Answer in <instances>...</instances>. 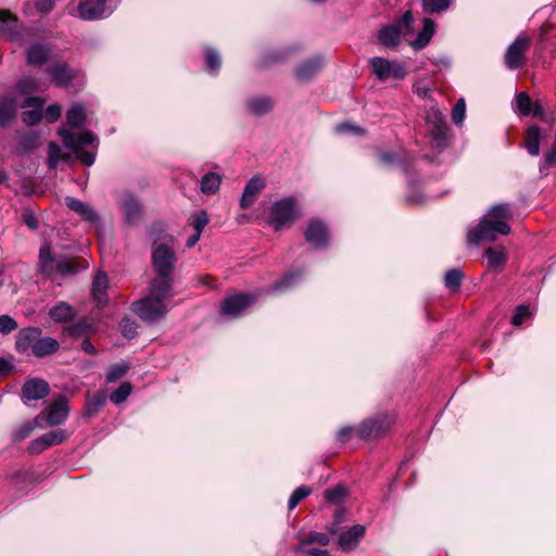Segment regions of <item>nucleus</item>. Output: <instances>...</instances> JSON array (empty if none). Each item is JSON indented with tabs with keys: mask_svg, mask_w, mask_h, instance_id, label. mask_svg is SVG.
I'll list each match as a JSON object with an SVG mask.
<instances>
[{
	"mask_svg": "<svg viewBox=\"0 0 556 556\" xmlns=\"http://www.w3.org/2000/svg\"><path fill=\"white\" fill-rule=\"evenodd\" d=\"M266 181L261 175H255L245 184L242 197L240 199L241 207L252 205L261 191L265 188Z\"/></svg>",
	"mask_w": 556,
	"mask_h": 556,
	"instance_id": "2eb2a0df",
	"label": "nucleus"
},
{
	"mask_svg": "<svg viewBox=\"0 0 556 556\" xmlns=\"http://www.w3.org/2000/svg\"><path fill=\"white\" fill-rule=\"evenodd\" d=\"M324 60L321 56H314L301 63L295 71V75L301 81H308L312 79L323 67Z\"/></svg>",
	"mask_w": 556,
	"mask_h": 556,
	"instance_id": "412c9836",
	"label": "nucleus"
},
{
	"mask_svg": "<svg viewBox=\"0 0 556 556\" xmlns=\"http://www.w3.org/2000/svg\"><path fill=\"white\" fill-rule=\"evenodd\" d=\"M311 493L312 489L306 485H302L295 489L289 498V509L292 510L293 508H295L299 505V503L306 498Z\"/></svg>",
	"mask_w": 556,
	"mask_h": 556,
	"instance_id": "49530a36",
	"label": "nucleus"
},
{
	"mask_svg": "<svg viewBox=\"0 0 556 556\" xmlns=\"http://www.w3.org/2000/svg\"><path fill=\"white\" fill-rule=\"evenodd\" d=\"M374 419L377 422L375 428L378 437L386 434L394 424V417L389 414L379 415Z\"/></svg>",
	"mask_w": 556,
	"mask_h": 556,
	"instance_id": "a18cd8bd",
	"label": "nucleus"
},
{
	"mask_svg": "<svg viewBox=\"0 0 556 556\" xmlns=\"http://www.w3.org/2000/svg\"><path fill=\"white\" fill-rule=\"evenodd\" d=\"M376 425H377V422H375L374 418L363 421L359 425V427L356 429L357 435L364 440H370V439L378 438L376 428H375Z\"/></svg>",
	"mask_w": 556,
	"mask_h": 556,
	"instance_id": "a19ab883",
	"label": "nucleus"
},
{
	"mask_svg": "<svg viewBox=\"0 0 556 556\" xmlns=\"http://www.w3.org/2000/svg\"><path fill=\"white\" fill-rule=\"evenodd\" d=\"M122 334L127 339H134L137 336V324L135 320L124 317L119 324Z\"/></svg>",
	"mask_w": 556,
	"mask_h": 556,
	"instance_id": "09e8293b",
	"label": "nucleus"
},
{
	"mask_svg": "<svg viewBox=\"0 0 556 556\" xmlns=\"http://www.w3.org/2000/svg\"><path fill=\"white\" fill-rule=\"evenodd\" d=\"M39 425V422H26L24 425H22L16 431H15V434H14V438L15 440L17 441H22L26 438H28L31 432L34 431L35 427Z\"/></svg>",
	"mask_w": 556,
	"mask_h": 556,
	"instance_id": "052dcab7",
	"label": "nucleus"
},
{
	"mask_svg": "<svg viewBox=\"0 0 556 556\" xmlns=\"http://www.w3.org/2000/svg\"><path fill=\"white\" fill-rule=\"evenodd\" d=\"M64 331L72 338H80L88 336L92 331V327L87 319L84 318L67 326Z\"/></svg>",
	"mask_w": 556,
	"mask_h": 556,
	"instance_id": "4c0bfd02",
	"label": "nucleus"
},
{
	"mask_svg": "<svg viewBox=\"0 0 556 556\" xmlns=\"http://www.w3.org/2000/svg\"><path fill=\"white\" fill-rule=\"evenodd\" d=\"M410 193L407 195L406 202L409 205H419L422 203V194L417 190V186L409 184Z\"/></svg>",
	"mask_w": 556,
	"mask_h": 556,
	"instance_id": "69168bd1",
	"label": "nucleus"
},
{
	"mask_svg": "<svg viewBox=\"0 0 556 556\" xmlns=\"http://www.w3.org/2000/svg\"><path fill=\"white\" fill-rule=\"evenodd\" d=\"M17 328V323L9 315L0 316V332L9 334Z\"/></svg>",
	"mask_w": 556,
	"mask_h": 556,
	"instance_id": "4d7b16f0",
	"label": "nucleus"
},
{
	"mask_svg": "<svg viewBox=\"0 0 556 556\" xmlns=\"http://www.w3.org/2000/svg\"><path fill=\"white\" fill-rule=\"evenodd\" d=\"M17 117V102L9 96L0 97V127H10Z\"/></svg>",
	"mask_w": 556,
	"mask_h": 556,
	"instance_id": "f3484780",
	"label": "nucleus"
},
{
	"mask_svg": "<svg viewBox=\"0 0 556 556\" xmlns=\"http://www.w3.org/2000/svg\"><path fill=\"white\" fill-rule=\"evenodd\" d=\"M532 100L527 92H519L515 97V111L521 116H530Z\"/></svg>",
	"mask_w": 556,
	"mask_h": 556,
	"instance_id": "58836bf2",
	"label": "nucleus"
},
{
	"mask_svg": "<svg viewBox=\"0 0 556 556\" xmlns=\"http://www.w3.org/2000/svg\"><path fill=\"white\" fill-rule=\"evenodd\" d=\"M369 65L372 73L381 81L389 78L404 79L407 75V71L402 63L395 61L392 62L381 56L371 58L369 60Z\"/></svg>",
	"mask_w": 556,
	"mask_h": 556,
	"instance_id": "423d86ee",
	"label": "nucleus"
},
{
	"mask_svg": "<svg viewBox=\"0 0 556 556\" xmlns=\"http://www.w3.org/2000/svg\"><path fill=\"white\" fill-rule=\"evenodd\" d=\"M49 316L54 323H67L75 318L76 309L67 302L60 301L49 309Z\"/></svg>",
	"mask_w": 556,
	"mask_h": 556,
	"instance_id": "b1692460",
	"label": "nucleus"
},
{
	"mask_svg": "<svg viewBox=\"0 0 556 556\" xmlns=\"http://www.w3.org/2000/svg\"><path fill=\"white\" fill-rule=\"evenodd\" d=\"M529 315V307L526 305H519L516 307L515 313L511 317V324L514 326H520Z\"/></svg>",
	"mask_w": 556,
	"mask_h": 556,
	"instance_id": "13d9d810",
	"label": "nucleus"
},
{
	"mask_svg": "<svg viewBox=\"0 0 556 556\" xmlns=\"http://www.w3.org/2000/svg\"><path fill=\"white\" fill-rule=\"evenodd\" d=\"M530 40L528 37L519 36L509 45L505 53V64L509 70H517L523 66L526 62V52L529 49Z\"/></svg>",
	"mask_w": 556,
	"mask_h": 556,
	"instance_id": "6e6552de",
	"label": "nucleus"
},
{
	"mask_svg": "<svg viewBox=\"0 0 556 556\" xmlns=\"http://www.w3.org/2000/svg\"><path fill=\"white\" fill-rule=\"evenodd\" d=\"M220 182V175L214 172H208L200 180L201 191L206 194H214L216 191H218Z\"/></svg>",
	"mask_w": 556,
	"mask_h": 556,
	"instance_id": "f704fd0d",
	"label": "nucleus"
},
{
	"mask_svg": "<svg viewBox=\"0 0 556 556\" xmlns=\"http://www.w3.org/2000/svg\"><path fill=\"white\" fill-rule=\"evenodd\" d=\"M41 336V329L37 327H29L22 329L17 336L16 348L21 352L28 350L34 351V345Z\"/></svg>",
	"mask_w": 556,
	"mask_h": 556,
	"instance_id": "5701e85b",
	"label": "nucleus"
},
{
	"mask_svg": "<svg viewBox=\"0 0 556 556\" xmlns=\"http://www.w3.org/2000/svg\"><path fill=\"white\" fill-rule=\"evenodd\" d=\"M128 369H129V366L124 363L112 365L106 372V381L108 382L117 381L118 379H121L122 377H124L126 375Z\"/></svg>",
	"mask_w": 556,
	"mask_h": 556,
	"instance_id": "de8ad7c7",
	"label": "nucleus"
},
{
	"mask_svg": "<svg viewBox=\"0 0 556 556\" xmlns=\"http://www.w3.org/2000/svg\"><path fill=\"white\" fill-rule=\"evenodd\" d=\"M289 53H290V50L270 52L263 58V64L269 65L273 63L281 62V61L286 60V58L288 56Z\"/></svg>",
	"mask_w": 556,
	"mask_h": 556,
	"instance_id": "680f3d73",
	"label": "nucleus"
},
{
	"mask_svg": "<svg viewBox=\"0 0 556 556\" xmlns=\"http://www.w3.org/2000/svg\"><path fill=\"white\" fill-rule=\"evenodd\" d=\"M484 256L488 261V268L493 270L495 274L503 271L508 260L506 250L502 245L488 248L484 251Z\"/></svg>",
	"mask_w": 556,
	"mask_h": 556,
	"instance_id": "6ab92c4d",
	"label": "nucleus"
},
{
	"mask_svg": "<svg viewBox=\"0 0 556 556\" xmlns=\"http://www.w3.org/2000/svg\"><path fill=\"white\" fill-rule=\"evenodd\" d=\"M51 52V47L47 43H33L26 51V62L33 66H41L48 62Z\"/></svg>",
	"mask_w": 556,
	"mask_h": 556,
	"instance_id": "a211bd4d",
	"label": "nucleus"
},
{
	"mask_svg": "<svg viewBox=\"0 0 556 556\" xmlns=\"http://www.w3.org/2000/svg\"><path fill=\"white\" fill-rule=\"evenodd\" d=\"M435 33V24L430 18H424V26L421 30L417 34V37L414 41H412V47L415 50H421L426 48L431 41L433 35Z\"/></svg>",
	"mask_w": 556,
	"mask_h": 556,
	"instance_id": "bb28decb",
	"label": "nucleus"
},
{
	"mask_svg": "<svg viewBox=\"0 0 556 556\" xmlns=\"http://www.w3.org/2000/svg\"><path fill=\"white\" fill-rule=\"evenodd\" d=\"M60 348L59 342L51 337H39L38 341L34 345L33 354L37 357H45L55 353Z\"/></svg>",
	"mask_w": 556,
	"mask_h": 556,
	"instance_id": "2f4dec72",
	"label": "nucleus"
},
{
	"mask_svg": "<svg viewBox=\"0 0 556 556\" xmlns=\"http://www.w3.org/2000/svg\"><path fill=\"white\" fill-rule=\"evenodd\" d=\"M42 112L40 110H27L22 113L23 123L28 126L38 125L42 119Z\"/></svg>",
	"mask_w": 556,
	"mask_h": 556,
	"instance_id": "864d4df0",
	"label": "nucleus"
},
{
	"mask_svg": "<svg viewBox=\"0 0 556 556\" xmlns=\"http://www.w3.org/2000/svg\"><path fill=\"white\" fill-rule=\"evenodd\" d=\"M61 114H62V108L60 104H58V103L50 104L45 111V118L49 123H54V122L59 121V118L61 117Z\"/></svg>",
	"mask_w": 556,
	"mask_h": 556,
	"instance_id": "bf43d9fd",
	"label": "nucleus"
},
{
	"mask_svg": "<svg viewBox=\"0 0 556 556\" xmlns=\"http://www.w3.org/2000/svg\"><path fill=\"white\" fill-rule=\"evenodd\" d=\"M466 104L464 99H458L452 110V119L456 125L463 123L465 118Z\"/></svg>",
	"mask_w": 556,
	"mask_h": 556,
	"instance_id": "6e6d98bb",
	"label": "nucleus"
},
{
	"mask_svg": "<svg viewBox=\"0 0 556 556\" xmlns=\"http://www.w3.org/2000/svg\"><path fill=\"white\" fill-rule=\"evenodd\" d=\"M464 273L459 268H452L444 275V285L452 291H457L462 285Z\"/></svg>",
	"mask_w": 556,
	"mask_h": 556,
	"instance_id": "ea45409f",
	"label": "nucleus"
},
{
	"mask_svg": "<svg viewBox=\"0 0 556 556\" xmlns=\"http://www.w3.org/2000/svg\"><path fill=\"white\" fill-rule=\"evenodd\" d=\"M510 232V226L497 215L488 214L480 223L468 229L467 244L478 245L484 241H495L500 235L506 236Z\"/></svg>",
	"mask_w": 556,
	"mask_h": 556,
	"instance_id": "7ed1b4c3",
	"label": "nucleus"
},
{
	"mask_svg": "<svg viewBox=\"0 0 556 556\" xmlns=\"http://www.w3.org/2000/svg\"><path fill=\"white\" fill-rule=\"evenodd\" d=\"M345 496V489L341 485H337L332 489H328L325 492V498L331 503H340Z\"/></svg>",
	"mask_w": 556,
	"mask_h": 556,
	"instance_id": "5fc2aeb1",
	"label": "nucleus"
},
{
	"mask_svg": "<svg viewBox=\"0 0 556 556\" xmlns=\"http://www.w3.org/2000/svg\"><path fill=\"white\" fill-rule=\"evenodd\" d=\"M451 4V0H424V7L427 12L440 13L445 11Z\"/></svg>",
	"mask_w": 556,
	"mask_h": 556,
	"instance_id": "3c124183",
	"label": "nucleus"
},
{
	"mask_svg": "<svg viewBox=\"0 0 556 556\" xmlns=\"http://www.w3.org/2000/svg\"><path fill=\"white\" fill-rule=\"evenodd\" d=\"M256 296L250 293H237L229 295L220 302L223 315L239 316L245 308L254 304Z\"/></svg>",
	"mask_w": 556,
	"mask_h": 556,
	"instance_id": "1a4fd4ad",
	"label": "nucleus"
},
{
	"mask_svg": "<svg viewBox=\"0 0 556 556\" xmlns=\"http://www.w3.org/2000/svg\"><path fill=\"white\" fill-rule=\"evenodd\" d=\"M426 123L429 125V134L432 146L442 151L450 144L448 127L443 113L437 109L431 108L426 113Z\"/></svg>",
	"mask_w": 556,
	"mask_h": 556,
	"instance_id": "39448f33",
	"label": "nucleus"
},
{
	"mask_svg": "<svg viewBox=\"0 0 556 556\" xmlns=\"http://www.w3.org/2000/svg\"><path fill=\"white\" fill-rule=\"evenodd\" d=\"M63 159V152L61 147L55 142H50L48 146V160L47 164L50 169H55Z\"/></svg>",
	"mask_w": 556,
	"mask_h": 556,
	"instance_id": "37998d69",
	"label": "nucleus"
},
{
	"mask_svg": "<svg viewBox=\"0 0 556 556\" xmlns=\"http://www.w3.org/2000/svg\"><path fill=\"white\" fill-rule=\"evenodd\" d=\"M94 140L96 136L91 131H83L80 135L75 137L74 147L72 150H81L83 147L91 144Z\"/></svg>",
	"mask_w": 556,
	"mask_h": 556,
	"instance_id": "603ef678",
	"label": "nucleus"
},
{
	"mask_svg": "<svg viewBox=\"0 0 556 556\" xmlns=\"http://www.w3.org/2000/svg\"><path fill=\"white\" fill-rule=\"evenodd\" d=\"M304 237L314 249L318 250L327 248L330 238L328 227L318 219L309 222Z\"/></svg>",
	"mask_w": 556,
	"mask_h": 556,
	"instance_id": "9b49d317",
	"label": "nucleus"
},
{
	"mask_svg": "<svg viewBox=\"0 0 556 556\" xmlns=\"http://www.w3.org/2000/svg\"><path fill=\"white\" fill-rule=\"evenodd\" d=\"M87 266L88 264L85 260L80 262L75 257H59L56 263V278L73 276L81 269L87 268Z\"/></svg>",
	"mask_w": 556,
	"mask_h": 556,
	"instance_id": "4be33fe9",
	"label": "nucleus"
},
{
	"mask_svg": "<svg viewBox=\"0 0 556 556\" xmlns=\"http://www.w3.org/2000/svg\"><path fill=\"white\" fill-rule=\"evenodd\" d=\"M269 224L275 230L279 231L283 228H289L298 218V211H269Z\"/></svg>",
	"mask_w": 556,
	"mask_h": 556,
	"instance_id": "393cba45",
	"label": "nucleus"
},
{
	"mask_svg": "<svg viewBox=\"0 0 556 556\" xmlns=\"http://www.w3.org/2000/svg\"><path fill=\"white\" fill-rule=\"evenodd\" d=\"M108 277L104 273L98 271L92 281L91 294L98 305H103L108 301Z\"/></svg>",
	"mask_w": 556,
	"mask_h": 556,
	"instance_id": "a878e982",
	"label": "nucleus"
},
{
	"mask_svg": "<svg viewBox=\"0 0 556 556\" xmlns=\"http://www.w3.org/2000/svg\"><path fill=\"white\" fill-rule=\"evenodd\" d=\"M189 225L192 227L194 232H199L201 235L202 230L210 222V217L206 211H199L195 214H192L189 219Z\"/></svg>",
	"mask_w": 556,
	"mask_h": 556,
	"instance_id": "79ce46f5",
	"label": "nucleus"
},
{
	"mask_svg": "<svg viewBox=\"0 0 556 556\" xmlns=\"http://www.w3.org/2000/svg\"><path fill=\"white\" fill-rule=\"evenodd\" d=\"M105 402L106 395L103 392H98L93 395L87 394L84 416L87 418L96 416L103 408Z\"/></svg>",
	"mask_w": 556,
	"mask_h": 556,
	"instance_id": "7c9ffc66",
	"label": "nucleus"
},
{
	"mask_svg": "<svg viewBox=\"0 0 556 556\" xmlns=\"http://www.w3.org/2000/svg\"><path fill=\"white\" fill-rule=\"evenodd\" d=\"M86 118L85 106L80 103H74L66 112L67 124L73 128L83 126Z\"/></svg>",
	"mask_w": 556,
	"mask_h": 556,
	"instance_id": "72a5a7b5",
	"label": "nucleus"
},
{
	"mask_svg": "<svg viewBox=\"0 0 556 556\" xmlns=\"http://www.w3.org/2000/svg\"><path fill=\"white\" fill-rule=\"evenodd\" d=\"M413 92L421 99H428L431 97L432 90L428 84L416 81L413 85Z\"/></svg>",
	"mask_w": 556,
	"mask_h": 556,
	"instance_id": "e2e57ef3",
	"label": "nucleus"
},
{
	"mask_svg": "<svg viewBox=\"0 0 556 556\" xmlns=\"http://www.w3.org/2000/svg\"><path fill=\"white\" fill-rule=\"evenodd\" d=\"M173 296L172 290L155 291L151 283L150 294L132 304L135 314L146 323H155L164 318L168 312V301Z\"/></svg>",
	"mask_w": 556,
	"mask_h": 556,
	"instance_id": "f257e3e1",
	"label": "nucleus"
},
{
	"mask_svg": "<svg viewBox=\"0 0 556 556\" xmlns=\"http://www.w3.org/2000/svg\"><path fill=\"white\" fill-rule=\"evenodd\" d=\"M50 392L49 383L41 378L27 379L22 387L24 402L45 399Z\"/></svg>",
	"mask_w": 556,
	"mask_h": 556,
	"instance_id": "4468645a",
	"label": "nucleus"
},
{
	"mask_svg": "<svg viewBox=\"0 0 556 556\" xmlns=\"http://www.w3.org/2000/svg\"><path fill=\"white\" fill-rule=\"evenodd\" d=\"M59 258L53 257L51 253V245L49 243L42 244L39 251V269L40 273L54 280L56 279V263Z\"/></svg>",
	"mask_w": 556,
	"mask_h": 556,
	"instance_id": "dca6fc26",
	"label": "nucleus"
},
{
	"mask_svg": "<svg viewBox=\"0 0 556 556\" xmlns=\"http://www.w3.org/2000/svg\"><path fill=\"white\" fill-rule=\"evenodd\" d=\"M274 108V101L269 97H257L248 101L249 111L257 116L269 113Z\"/></svg>",
	"mask_w": 556,
	"mask_h": 556,
	"instance_id": "473e14b6",
	"label": "nucleus"
},
{
	"mask_svg": "<svg viewBox=\"0 0 556 556\" xmlns=\"http://www.w3.org/2000/svg\"><path fill=\"white\" fill-rule=\"evenodd\" d=\"M330 543V538L326 533L311 532L301 541L296 548H314L313 545L326 546Z\"/></svg>",
	"mask_w": 556,
	"mask_h": 556,
	"instance_id": "e433bc0d",
	"label": "nucleus"
},
{
	"mask_svg": "<svg viewBox=\"0 0 556 556\" xmlns=\"http://www.w3.org/2000/svg\"><path fill=\"white\" fill-rule=\"evenodd\" d=\"M46 73L59 88H67L76 78V72L65 62H56L47 67Z\"/></svg>",
	"mask_w": 556,
	"mask_h": 556,
	"instance_id": "ddd939ff",
	"label": "nucleus"
},
{
	"mask_svg": "<svg viewBox=\"0 0 556 556\" xmlns=\"http://www.w3.org/2000/svg\"><path fill=\"white\" fill-rule=\"evenodd\" d=\"M66 439V433L62 429H56L47 432L37 439L33 440L28 445V452L30 454H40L50 446L61 444Z\"/></svg>",
	"mask_w": 556,
	"mask_h": 556,
	"instance_id": "f8f14e48",
	"label": "nucleus"
},
{
	"mask_svg": "<svg viewBox=\"0 0 556 556\" xmlns=\"http://www.w3.org/2000/svg\"><path fill=\"white\" fill-rule=\"evenodd\" d=\"M68 417V404L65 396H59L51 403L39 416L35 418V422L45 419L48 426H59Z\"/></svg>",
	"mask_w": 556,
	"mask_h": 556,
	"instance_id": "0eeeda50",
	"label": "nucleus"
},
{
	"mask_svg": "<svg viewBox=\"0 0 556 556\" xmlns=\"http://www.w3.org/2000/svg\"><path fill=\"white\" fill-rule=\"evenodd\" d=\"M298 199L293 195L283 198L273 203L270 208H295L298 206Z\"/></svg>",
	"mask_w": 556,
	"mask_h": 556,
	"instance_id": "0e129e2a",
	"label": "nucleus"
},
{
	"mask_svg": "<svg viewBox=\"0 0 556 556\" xmlns=\"http://www.w3.org/2000/svg\"><path fill=\"white\" fill-rule=\"evenodd\" d=\"M40 144V136L36 131L23 132L17 141L16 151L18 154H27L34 152Z\"/></svg>",
	"mask_w": 556,
	"mask_h": 556,
	"instance_id": "cd10ccee",
	"label": "nucleus"
},
{
	"mask_svg": "<svg viewBox=\"0 0 556 556\" xmlns=\"http://www.w3.org/2000/svg\"><path fill=\"white\" fill-rule=\"evenodd\" d=\"M17 17L7 10H0V36L15 38L17 31Z\"/></svg>",
	"mask_w": 556,
	"mask_h": 556,
	"instance_id": "c85d7f7f",
	"label": "nucleus"
},
{
	"mask_svg": "<svg viewBox=\"0 0 556 556\" xmlns=\"http://www.w3.org/2000/svg\"><path fill=\"white\" fill-rule=\"evenodd\" d=\"M174 250L165 244H159L152 252V264L156 277L152 280L155 291L172 290L173 273L176 264Z\"/></svg>",
	"mask_w": 556,
	"mask_h": 556,
	"instance_id": "f03ea898",
	"label": "nucleus"
},
{
	"mask_svg": "<svg viewBox=\"0 0 556 556\" xmlns=\"http://www.w3.org/2000/svg\"><path fill=\"white\" fill-rule=\"evenodd\" d=\"M336 131L340 135L352 134L356 136H364L366 134V130L363 127L349 122L337 125Z\"/></svg>",
	"mask_w": 556,
	"mask_h": 556,
	"instance_id": "8fccbe9b",
	"label": "nucleus"
},
{
	"mask_svg": "<svg viewBox=\"0 0 556 556\" xmlns=\"http://www.w3.org/2000/svg\"><path fill=\"white\" fill-rule=\"evenodd\" d=\"M541 142V129L538 125H531L525 134V147L530 155H539Z\"/></svg>",
	"mask_w": 556,
	"mask_h": 556,
	"instance_id": "c756f323",
	"label": "nucleus"
},
{
	"mask_svg": "<svg viewBox=\"0 0 556 556\" xmlns=\"http://www.w3.org/2000/svg\"><path fill=\"white\" fill-rule=\"evenodd\" d=\"M365 534V527L355 525L339 536L338 544L343 552L354 549Z\"/></svg>",
	"mask_w": 556,
	"mask_h": 556,
	"instance_id": "aec40b11",
	"label": "nucleus"
},
{
	"mask_svg": "<svg viewBox=\"0 0 556 556\" xmlns=\"http://www.w3.org/2000/svg\"><path fill=\"white\" fill-rule=\"evenodd\" d=\"M45 104V100L40 97H27L22 102V108H34V110H40L42 109Z\"/></svg>",
	"mask_w": 556,
	"mask_h": 556,
	"instance_id": "774afa93",
	"label": "nucleus"
},
{
	"mask_svg": "<svg viewBox=\"0 0 556 556\" xmlns=\"http://www.w3.org/2000/svg\"><path fill=\"white\" fill-rule=\"evenodd\" d=\"M78 15L84 21L103 20L111 15L106 0H80L77 7Z\"/></svg>",
	"mask_w": 556,
	"mask_h": 556,
	"instance_id": "9d476101",
	"label": "nucleus"
},
{
	"mask_svg": "<svg viewBox=\"0 0 556 556\" xmlns=\"http://www.w3.org/2000/svg\"><path fill=\"white\" fill-rule=\"evenodd\" d=\"M414 16L410 10L404 12L401 18L392 24L383 25L378 31V41L386 48H396L403 34L412 30Z\"/></svg>",
	"mask_w": 556,
	"mask_h": 556,
	"instance_id": "20e7f679",
	"label": "nucleus"
},
{
	"mask_svg": "<svg viewBox=\"0 0 556 556\" xmlns=\"http://www.w3.org/2000/svg\"><path fill=\"white\" fill-rule=\"evenodd\" d=\"M205 70L211 74H217L222 66V58L217 50L207 48L204 52Z\"/></svg>",
	"mask_w": 556,
	"mask_h": 556,
	"instance_id": "c9c22d12",
	"label": "nucleus"
},
{
	"mask_svg": "<svg viewBox=\"0 0 556 556\" xmlns=\"http://www.w3.org/2000/svg\"><path fill=\"white\" fill-rule=\"evenodd\" d=\"M132 387L130 382H123L115 391L110 395V400L114 404H121L126 401L130 395Z\"/></svg>",
	"mask_w": 556,
	"mask_h": 556,
	"instance_id": "c03bdc74",
	"label": "nucleus"
},
{
	"mask_svg": "<svg viewBox=\"0 0 556 556\" xmlns=\"http://www.w3.org/2000/svg\"><path fill=\"white\" fill-rule=\"evenodd\" d=\"M76 152V157L85 166H91L96 161V154L91 151L78 150Z\"/></svg>",
	"mask_w": 556,
	"mask_h": 556,
	"instance_id": "338daca9",
	"label": "nucleus"
}]
</instances>
